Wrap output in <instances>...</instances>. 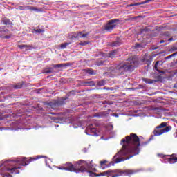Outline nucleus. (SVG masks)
<instances>
[{"label":"nucleus","instance_id":"21","mask_svg":"<svg viewBox=\"0 0 177 177\" xmlns=\"http://www.w3.org/2000/svg\"><path fill=\"white\" fill-rule=\"evenodd\" d=\"M71 42L64 43L60 45L61 49H66L68 45H71Z\"/></svg>","mask_w":177,"mask_h":177},{"label":"nucleus","instance_id":"32","mask_svg":"<svg viewBox=\"0 0 177 177\" xmlns=\"http://www.w3.org/2000/svg\"><path fill=\"white\" fill-rule=\"evenodd\" d=\"M34 32H35V34H41V32H44V30L41 29H35Z\"/></svg>","mask_w":177,"mask_h":177},{"label":"nucleus","instance_id":"18","mask_svg":"<svg viewBox=\"0 0 177 177\" xmlns=\"http://www.w3.org/2000/svg\"><path fill=\"white\" fill-rule=\"evenodd\" d=\"M167 161L170 164H174V162H177V158H168Z\"/></svg>","mask_w":177,"mask_h":177},{"label":"nucleus","instance_id":"38","mask_svg":"<svg viewBox=\"0 0 177 177\" xmlns=\"http://www.w3.org/2000/svg\"><path fill=\"white\" fill-rule=\"evenodd\" d=\"M148 143H149V141L142 142V143H141V146H146V145H148Z\"/></svg>","mask_w":177,"mask_h":177},{"label":"nucleus","instance_id":"43","mask_svg":"<svg viewBox=\"0 0 177 177\" xmlns=\"http://www.w3.org/2000/svg\"><path fill=\"white\" fill-rule=\"evenodd\" d=\"M45 162H46V164H48V160H46Z\"/></svg>","mask_w":177,"mask_h":177},{"label":"nucleus","instance_id":"1","mask_svg":"<svg viewBox=\"0 0 177 177\" xmlns=\"http://www.w3.org/2000/svg\"><path fill=\"white\" fill-rule=\"evenodd\" d=\"M120 145H122V149L114 156L113 160L115 164L127 161L129 158H132L134 156L139 154L140 149V142L139 137L135 133H131L125 138L121 140Z\"/></svg>","mask_w":177,"mask_h":177},{"label":"nucleus","instance_id":"7","mask_svg":"<svg viewBox=\"0 0 177 177\" xmlns=\"http://www.w3.org/2000/svg\"><path fill=\"white\" fill-rule=\"evenodd\" d=\"M89 35V32L84 33V31L73 32L72 35L69 37V39L73 41L75 38H85Z\"/></svg>","mask_w":177,"mask_h":177},{"label":"nucleus","instance_id":"15","mask_svg":"<svg viewBox=\"0 0 177 177\" xmlns=\"http://www.w3.org/2000/svg\"><path fill=\"white\" fill-rule=\"evenodd\" d=\"M81 125H82V123L81 122H80L79 120L74 122H73V128H78L80 127H81Z\"/></svg>","mask_w":177,"mask_h":177},{"label":"nucleus","instance_id":"30","mask_svg":"<svg viewBox=\"0 0 177 177\" xmlns=\"http://www.w3.org/2000/svg\"><path fill=\"white\" fill-rule=\"evenodd\" d=\"M23 86V84L21 83H19L17 85L14 86V88L15 89H21V88Z\"/></svg>","mask_w":177,"mask_h":177},{"label":"nucleus","instance_id":"17","mask_svg":"<svg viewBox=\"0 0 177 177\" xmlns=\"http://www.w3.org/2000/svg\"><path fill=\"white\" fill-rule=\"evenodd\" d=\"M104 116H106V113L104 112L95 113V115H94V117H97L98 118H102V117H104Z\"/></svg>","mask_w":177,"mask_h":177},{"label":"nucleus","instance_id":"8","mask_svg":"<svg viewBox=\"0 0 177 177\" xmlns=\"http://www.w3.org/2000/svg\"><path fill=\"white\" fill-rule=\"evenodd\" d=\"M171 129H172V127L171 126H167L162 129L154 130L153 133L155 136H160V135H162V133H167V132H169Z\"/></svg>","mask_w":177,"mask_h":177},{"label":"nucleus","instance_id":"41","mask_svg":"<svg viewBox=\"0 0 177 177\" xmlns=\"http://www.w3.org/2000/svg\"><path fill=\"white\" fill-rule=\"evenodd\" d=\"M139 46H140V44H136V48H139Z\"/></svg>","mask_w":177,"mask_h":177},{"label":"nucleus","instance_id":"46","mask_svg":"<svg viewBox=\"0 0 177 177\" xmlns=\"http://www.w3.org/2000/svg\"><path fill=\"white\" fill-rule=\"evenodd\" d=\"M174 55H177V53H176Z\"/></svg>","mask_w":177,"mask_h":177},{"label":"nucleus","instance_id":"28","mask_svg":"<svg viewBox=\"0 0 177 177\" xmlns=\"http://www.w3.org/2000/svg\"><path fill=\"white\" fill-rule=\"evenodd\" d=\"M167 127V122H162L159 126H158L156 128L159 129V128H165Z\"/></svg>","mask_w":177,"mask_h":177},{"label":"nucleus","instance_id":"22","mask_svg":"<svg viewBox=\"0 0 177 177\" xmlns=\"http://www.w3.org/2000/svg\"><path fill=\"white\" fill-rule=\"evenodd\" d=\"M109 174H110V171L107 170L102 173L98 174L97 176H108Z\"/></svg>","mask_w":177,"mask_h":177},{"label":"nucleus","instance_id":"39","mask_svg":"<svg viewBox=\"0 0 177 177\" xmlns=\"http://www.w3.org/2000/svg\"><path fill=\"white\" fill-rule=\"evenodd\" d=\"M4 38H6V39H9V38H10V35H6L4 37Z\"/></svg>","mask_w":177,"mask_h":177},{"label":"nucleus","instance_id":"37","mask_svg":"<svg viewBox=\"0 0 177 177\" xmlns=\"http://www.w3.org/2000/svg\"><path fill=\"white\" fill-rule=\"evenodd\" d=\"M30 8H31V6H25L26 10H30Z\"/></svg>","mask_w":177,"mask_h":177},{"label":"nucleus","instance_id":"10","mask_svg":"<svg viewBox=\"0 0 177 177\" xmlns=\"http://www.w3.org/2000/svg\"><path fill=\"white\" fill-rule=\"evenodd\" d=\"M18 48H19V49H25V50H31V49H32V46H31V45H19Z\"/></svg>","mask_w":177,"mask_h":177},{"label":"nucleus","instance_id":"36","mask_svg":"<svg viewBox=\"0 0 177 177\" xmlns=\"http://www.w3.org/2000/svg\"><path fill=\"white\" fill-rule=\"evenodd\" d=\"M104 62L103 61H100V62H97V66H102V64H104Z\"/></svg>","mask_w":177,"mask_h":177},{"label":"nucleus","instance_id":"33","mask_svg":"<svg viewBox=\"0 0 177 177\" xmlns=\"http://www.w3.org/2000/svg\"><path fill=\"white\" fill-rule=\"evenodd\" d=\"M88 44H89V42L88 41H81L80 43H79V45H81V46H85L86 45H88Z\"/></svg>","mask_w":177,"mask_h":177},{"label":"nucleus","instance_id":"24","mask_svg":"<svg viewBox=\"0 0 177 177\" xmlns=\"http://www.w3.org/2000/svg\"><path fill=\"white\" fill-rule=\"evenodd\" d=\"M2 23L5 26H8V24H10V20H9L8 19H3Z\"/></svg>","mask_w":177,"mask_h":177},{"label":"nucleus","instance_id":"23","mask_svg":"<svg viewBox=\"0 0 177 177\" xmlns=\"http://www.w3.org/2000/svg\"><path fill=\"white\" fill-rule=\"evenodd\" d=\"M31 12H41V10L37 8V7H34V6H30V10Z\"/></svg>","mask_w":177,"mask_h":177},{"label":"nucleus","instance_id":"40","mask_svg":"<svg viewBox=\"0 0 177 177\" xmlns=\"http://www.w3.org/2000/svg\"><path fill=\"white\" fill-rule=\"evenodd\" d=\"M102 104H107V101H103L102 102Z\"/></svg>","mask_w":177,"mask_h":177},{"label":"nucleus","instance_id":"44","mask_svg":"<svg viewBox=\"0 0 177 177\" xmlns=\"http://www.w3.org/2000/svg\"><path fill=\"white\" fill-rule=\"evenodd\" d=\"M169 41H172V38L169 39Z\"/></svg>","mask_w":177,"mask_h":177},{"label":"nucleus","instance_id":"4","mask_svg":"<svg viewBox=\"0 0 177 177\" xmlns=\"http://www.w3.org/2000/svg\"><path fill=\"white\" fill-rule=\"evenodd\" d=\"M139 64V61L136 57H129L125 64H120L116 66V70H118L120 74H122L124 71H133L135 67H138Z\"/></svg>","mask_w":177,"mask_h":177},{"label":"nucleus","instance_id":"47","mask_svg":"<svg viewBox=\"0 0 177 177\" xmlns=\"http://www.w3.org/2000/svg\"><path fill=\"white\" fill-rule=\"evenodd\" d=\"M2 120L1 118H0V120Z\"/></svg>","mask_w":177,"mask_h":177},{"label":"nucleus","instance_id":"27","mask_svg":"<svg viewBox=\"0 0 177 177\" xmlns=\"http://www.w3.org/2000/svg\"><path fill=\"white\" fill-rule=\"evenodd\" d=\"M160 63V61H157L155 64V66H154V68L155 70H157V71H158L159 73H162V74H164V71H158V69H157V66H158V64Z\"/></svg>","mask_w":177,"mask_h":177},{"label":"nucleus","instance_id":"25","mask_svg":"<svg viewBox=\"0 0 177 177\" xmlns=\"http://www.w3.org/2000/svg\"><path fill=\"white\" fill-rule=\"evenodd\" d=\"M88 172L89 174L90 177H97V176H97V175H99V174H96V173H94V172L91 171H88Z\"/></svg>","mask_w":177,"mask_h":177},{"label":"nucleus","instance_id":"29","mask_svg":"<svg viewBox=\"0 0 177 177\" xmlns=\"http://www.w3.org/2000/svg\"><path fill=\"white\" fill-rule=\"evenodd\" d=\"M67 66H68V64H57V65H55V67H67Z\"/></svg>","mask_w":177,"mask_h":177},{"label":"nucleus","instance_id":"20","mask_svg":"<svg viewBox=\"0 0 177 177\" xmlns=\"http://www.w3.org/2000/svg\"><path fill=\"white\" fill-rule=\"evenodd\" d=\"M136 172H138V171H136V170H126L125 171V174H127V175H133V174H136Z\"/></svg>","mask_w":177,"mask_h":177},{"label":"nucleus","instance_id":"3","mask_svg":"<svg viewBox=\"0 0 177 177\" xmlns=\"http://www.w3.org/2000/svg\"><path fill=\"white\" fill-rule=\"evenodd\" d=\"M66 165V167H59V169H64L65 171H70V172H75L76 174H79V172H86L87 169H91L93 172H96V169L92 168V167H93L92 162H89L80 160L76 162L75 166L71 162H67Z\"/></svg>","mask_w":177,"mask_h":177},{"label":"nucleus","instance_id":"31","mask_svg":"<svg viewBox=\"0 0 177 177\" xmlns=\"http://www.w3.org/2000/svg\"><path fill=\"white\" fill-rule=\"evenodd\" d=\"M87 74H90L91 75H95V71L92 69H88L86 71Z\"/></svg>","mask_w":177,"mask_h":177},{"label":"nucleus","instance_id":"5","mask_svg":"<svg viewBox=\"0 0 177 177\" xmlns=\"http://www.w3.org/2000/svg\"><path fill=\"white\" fill-rule=\"evenodd\" d=\"M85 132L86 135H91V136H97L99 135V130L96 129L95 124L88 125Z\"/></svg>","mask_w":177,"mask_h":177},{"label":"nucleus","instance_id":"45","mask_svg":"<svg viewBox=\"0 0 177 177\" xmlns=\"http://www.w3.org/2000/svg\"><path fill=\"white\" fill-rule=\"evenodd\" d=\"M115 117H118V115L117 114L115 115Z\"/></svg>","mask_w":177,"mask_h":177},{"label":"nucleus","instance_id":"14","mask_svg":"<svg viewBox=\"0 0 177 177\" xmlns=\"http://www.w3.org/2000/svg\"><path fill=\"white\" fill-rule=\"evenodd\" d=\"M110 172L108 174V177H118L120 176V174H114V171L112 170H108Z\"/></svg>","mask_w":177,"mask_h":177},{"label":"nucleus","instance_id":"16","mask_svg":"<svg viewBox=\"0 0 177 177\" xmlns=\"http://www.w3.org/2000/svg\"><path fill=\"white\" fill-rule=\"evenodd\" d=\"M142 81L145 82V84H153L154 82V80L147 78H143Z\"/></svg>","mask_w":177,"mask_h":177},{"label":"nucleus","instance_id":"12","mask_svg":"<svg viewBox=\"0 0 177 177\" xmlns=\"http://www.w3.org/2000/svg\"><path fill=\"white\" fill-rule=\"evenodd\" d=\"M149 2H154V0H146L145 1H142L141 3L130 4V6H139V5H145V3H149Z\"/></svg>","mask_w":177,"mask_h":177},{"label":"nucleus","instance_id":"9","mask_svg":"<svg viewBox=\"0 0 177 177\" xmlns=\"http://www.w3.org/2000/svg\"><path fill=\"white\" fill-rule=\"evenodd\" d=\"M144 62L145 64H147V66H150V64H151V62H153V57L149 55H145L144 57Z\"/></svg>","mask_w":177,"mask_h":177},{"label":"nucleus","instance_id":"6","mask_svg":"<svg viewBox=\"0 0 177 177\" xmlns=\"http://www.w3.org/2000/svg\"><path fill=\"white\" fill-rule=\"evenodd\" d=\"M117 21H118V19H111L104 26V29L106 30V31H113L115 27H117Z\"/></svg>","mask_w":177,"mask_h":177},{"label":"nucleus","instance_id":"11","mask_svg":"<svg viewBox=\"0 0 177 177\" xmlns=\"http://www.w3.org/2000/svg\"><path fill=\"white\" fill-rule=\"evenodd\" d=\"M101 169H106V168H108L109 165H107V160H102L100 162Z\"/></svg>","mask_w":177,"mask_h":177},{"label":"nucleus","instance_id":"13","mask_svg":"<svg viewBox=\"0 0 177 177\" xmlns=\"http://www.w3.org/2000/svg\"><path fill=\"white\" fill-rule=\"evenodd\" d=\"M62 104H63V100L62 99H58L54 101V107H55V106H62Z\"/></svg>","mask_w":177,"mask_h":177},{"label":"nucleus","instance_id":"26","mask_svg":"<svg viewBox=\"0 0 177 177\" xmlns=\"http://www.w3.org/2000/svg\"><path fill=\"white\" fill-rule=\"evenodd\" d=\"M52 71H53L52 68H48V69H45V70L43 71V73H44V74H50V73H52Z\"/></svg>","mask_w":177,"mask_h":177},{"label":"nucleus","instance_id":"34","mask_svg":"<svg viewBox=\"0 0 177 177\" xmlns=\"http://www.w3.org/2000/svg\"><path fill=\"white\" fill-rule=\"evenodd\" d=\"M19 10H26V6H19Z\"/></svg>","mask_w":177,"mask_h":177},{"label":"nucleus","instance_id":"42","mask_svg":"<svg viewBox=\"0 0 177 177\" xmlns=\"http://www.w3.org/2000/svg\"><path fill=\"white\" fill-rule=\"evenodd\" d=\"M160 44H163L164 41L162 40V41H160Z\"/></svg>","mask_w":177,"mask_h":177},{"label":"nucleus","instance_id":"35","mask_svg":"<svg viewBox=\"0 0 177 177\" xmlns=\"http://www.w3.org/2000/svg\"><path fill=\"white\" fill-rule=\"evenodd\" d=\"M171 50H177V44H174L171 48Z\"/></svg>","mask_w":177,"mask_h":177},{"label":"nucleus","instance_id":"19","mask_svg":"<svg viewBox=\"0 0 177 177\" xmlns=\"http://www.w3.org/2000/svg\"><path fill=\"white\" fill-rule=\"evenodd\" d=\"M116 54H117V50H113L108 55V57H111V59H113V57H115Z\"/></svg>","mask_w":177,"mask_h":177},{"label":"nucleus","instance_id":"2","mask_svg":"<svg viewBox=\"0 0 177 177\" xmlns=\"http://www.w3.org/2000/svg\"><path fill=\"white\" fill-rule=\"evenodd\" d=\"M41 156H38L37 158H41ZM37 158H30L27 160V158H18L15 160H6L5 162H0V171H6L8 173H3L0 177H12L10 174H19L21 167H26Z\"/></svg>","mask_w":177,"mask_h":177}]
</instances>
